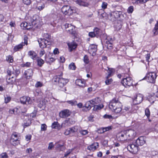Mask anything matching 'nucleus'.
I'll list each match as a JSON object with an SVG mask.
<instances>
[{
	"label": "nucleus",
	"mask_w": 158,
	"mask_h": 158,
	"mask_svg": "<svg viewBox=\"0 0 158 158\" xmlns=\"http://www.w3.org/2000/svg\"><path fill=\"white\" fill-rule=\"evenodd\" d=\"M122 104L118 99L114 98L110 101L109 104V108L112 111L115 113H119L122 110Z\"/></svg>",
	"instance_id": "obj_1"
},
{
	"label": "nucleus",
	"mask_w": 158,
	"mask_h": 158,
	"mask_svg": "<svg viewBox=\"0 0 158 158\" xmlns=\"http://www.w3.org/2000/svg\"><path fill=\"white\" fill-rule=\"evenodd\" d=\"M52 81L54 84L58 85L60 87H63L69 81V80L60 76H56L53 77Z\"/></svg>",
	"instance_id": "obj_2"
},
{
	"label": "nucleus",
	"mask_w": 158,
	"mask_h": 158,
	"mask_svg": "<svg viewBox=\"0 0 158 158\" xmlns=\"http://www.w3.org/2000/svg\"><path fill=\"white\" fill-rule=\"evenodd\" d=\"M157 76L156 73L154 72L148 73L145 77V79L150 83H154Z\"/></svg>",
	"instance_id": "obj_3"
},
{
	"label": "nucleus",
	"mask_w": 158,
	"mask_h": 158,
	"mask_svg": "<svg viewBox=\"0 0 158 158\" xmlns=\"http://www.w3.org/2000/svg\"><path fill=\"white\" fill-rule=\"evenodd\" d=\"M36 16L33 17L32 20L33 21H32L31 23H28L26 22H24L21 23L20 26L23 29L28 30L31 28L32 27V25L33 24H35V22L36 21Z\"/></svg>",
	"instance_id": "obj_4"
},
{
	"label": "nucleus",
	"mask_w": 158,
	"mask_h": 158,
	"mask_svg": "<svg viewBox=\"0 0 158 158\" xmlns=\"http://www.w3.org/2000/svg\"><path fill=\"white\" fill-rule=\"evenodd\" d=\"M127 148L130 152L133 154L137 153L139 150L138 146L135 142L128 145Z\"/></svg>",
	"instance_id": "obj_5"
},
{
	"label": "nucleus",
	"mask_w": 158,
	"mask_h": 158,
	"mask_svg": "<svg viewBox=\"0 0 158 158\" xmlns=\"http://www.w3.org/2000/svg\"><path fill=\"white\" fill-rule=\"evenodd\" d=\"M64 28L67 32L69 34L75 35L76 33L75 27L71 24L66 23L64 25Z\"/></svg>",
	"instance_id": "obj_6"
},
{
	"label": "nucleus",
	"mask_w": 158,
	"mask_h": 158,
	"mask_svg": "<svg viewBox=\"0 0 158 158\" xmlns=\"http://www.w3.org/2000/svg\"><path fill=\"white\" fill-rule=\"evenodd\" d=\"M17 134L14 132L12 134L10 139V143L13 146H15L19 144V140H18Z\"/></svg>",
	"instance_id": "obj_7"
},
{
	"label": "nucleus",
	"mask_w": 158,
	"mask_h": 158,
	"mask_svg": "<svg viewBox=\"0 0 158 158\" xmlns=\"http://www.w3.org/2000/svg\"><path fill=\"white\" fill-rule=\"evenodd\" d=\"M61 11L65 15H70L73 13V9L68 5L64 6L61 8Z\"/></svg>",
	"instance_id": "obj_8"
},
{
	"label": "nucleus",
	"mask_w": 158,
	"mask_h": 158,
	"mask_svg": "<svg viewBox=\"0 0 158 158\" xmlns=\"http://www.w3.org/2000/svg\"><path fill=\"white\" fill-rule=\"evenodd\" d=\"M132 80L130 77H126L123 78L122 81L123 85L125 87L132 85Z\"/></svg>",
	"instance_id": "obj_9"
},
{
	"label": "nucleus",
	"mask_w": 158,
	"mask_h": 158,
	"mask_svg": "<svg viewBox=\"0 0 158 158\" xmlns=\"http://www.w3.org/2000/svg\"><path fill=\"white\" fill-rule=\"evenodd\" d=\"M38 42L40 47L43 48H46L47 45H50L51 44L50 41L44 39H40L38 40Z\"/></svg>",
	"instance_id": "obj_10"
},
{
	"label": "nucleus",
	"mask_w": 158,
	"mask_h": 158,
	"mask_svg": "<svg viewBox=\"0 0 158 158\" xmlns=\"http://www.w3.org/2000/svg\"><path fill=\"white\" fill-rule=\"evenodd\" d=\"M71 112L67 109H65L61 111L59 113V116L61 118H65L69 116Z\"/></svg>",
	"instance_id": "obj_11"
},
{
	"label": "nucleus",
	"mask_w": 158,
	"mask_h": 158,
	"mask_svg": "<svg viewBox=\"0 0 158 158\" xmlns=\"http://www.w3.org/2000/svg\"><path fill=\"white\" fill-rule=\"evenodd\" d=\"M21 102L23 104H29L31 103L30 97L27 96H23L20 99Z\"/></svg>",
	"instance_id": "obj_12"
},
{
	"label": "nucleus",
	"mask_w": 158,
	"mask_h": 158,
	"mask_svg": "<svg viewBox=\"0 0 158 158\" xmlns=\"http://www.w3.org/2000/svg\"><path fill=\"white\" fill-rule=\"evenodd\" d=\"M143 96L141 94H139L136 95V97L133 99V102L135 104L140 103L143 100Z\"/></svg>",
	"instance_id": "obj_13"
},
{
	"label": "nucleus",
	"mask_w": 158,
	"mask_h": 158,
	"mask_svg": "<svg viewBox=\"0 0 158 158\" xmlns=\"http://www.w3.org/2000/svg\"><path fill=\"white\" fill-rule=\"evenodd\" d=\"M138 146H142L145 143L146 141L144 140V138L142 136H140L135 141Z\"/></svg>",
	"instance_id": "obj_14"
},
{
	"label": "nucleus",
	"mask_w": 158,
	"mask_h": 158,
	"mask_svg": "<svg viewBox=\"0 0 158 158\" xmlns=\"http://www.w3.org/2000/svg\"><path fill=\"white\" fill-rule=\"evenodd\" d=\"M127 136H128L130 139L133 138L136 135V132L133 130H129L126 131Z\"/></svg>",
	"instance_id": "obj_15"
},
{
	"label": "nucleus",
	"mask_w": 158,
	"mask_h": 158,
	"mask_svg": "<svg viewBox=\"0 0 158 158\" xmlns=\"http://www.w3.org/2000/svg\"><path fill=\"white\" fill-rule=\"evenodd\" d=\"M98 143L97 142H95L88 146L87 149L90 151H94L98 147Z\"/></svg>",
	"instance_id": "obj_16"
},
{
	"label": "nucleus",
	"mask_w": 158,
	"mask_h": 158,
	"mask_svg": "<svg viewBox=\"0 0 158 158\" xmlns=\"http://www.w3.org/2000/svg\"><path fill=\"white\" fill-rule=\"evenodd\" d=\"M15 81V78L13 77H10V76H7L6 78V82L9 85L14 84Z\"/></svg>",
	"instance_id": "obj_17"
},
{
	"label": "nucleus",
	"mask_w": 158,
	"mask_h": 158,
	"mask_svg": "<svg viewBox=\"0 0 158 158\" xmlns=\"http://www.w3.org/2000/svg\"><path fill=\"white\" fill-rule=\"evenodd\" d=\"M113 41L112 38H110V40H107L106 41L105 46L108 49H111L112 47Z\"/></svg>",
	"instance_id": "obj_18"
},
{
	"label": "nucleus",
	"mask_w": 158,
	"mask_h": 158,
	"mask_svg": "<svg viewBox=\"0 0 158 158\" xmlns=\"http://www.w3.org/2000/svg\"><path fill=\"white\" fill-rule=\"evenodd\" d=\"M120 13L121 12L118 11L112 12L109 15V17H111L112 16H114V18H118L120 17Z\"/></svg>",
	"instance_id": "obj_19"
},
{
	"label": "nucleus",
	"mask_w": 158,
	"mask_h": 158,
	"mask_svg": "<svg viewBox=\"0 0 158 158\" xmlns=\"http://www.w3.org/2000/svg\"><path fill=\"white\" fill-rule=\"evenodd\" d=\"M68 45L70 51L71 52L73 50L75 49L77 46L76 43L74 42L68 44Z\"/></svg>",
	"instance_id": "obj_20"
},
{
	"label": "nucleus",
	"mask_w": 158,
	"mask_h": 158,
	"mask_svg": "<svg viewBox=\"0 0 158 158\" xmlns=\"http://www.w3.org/2000/svg\"><path fill=\"white\" fill-rule=\"evenodd\" d=\"M118 139L120 141H123L127 139L126 133H119L118 134Z\"/></svg>",
	"instance_id": "obj_21"
},
{
	"label": "nucleus",
	"mask_w": 158,
	"mask_h": 158,
	"mask_svg": "<svg viewBox=\"0 0 158 158\" xmlns=\"http://www.w3.org/2000/svg\"><path fill=\"white\" fill-rule=\"evenodd\" d=\"M33 72L32 69H29L25 71V74L26 76V78H29L33 75Z\"/></svg>",
	"instance_id": "obj_22"
},
{
	"label": "nucleus",
	"mask_w": 158,
	"mask_h": 158,
	"mask_svg": "<svg viewBox=\"0 0 158 158\" xmlns=\"http://www.w3.org/2000/svg\"><path fill=\"white\" fill-rule=\"evenodd\" d=\"M108 68V75L106 77V78L108 79L111 76L113 75L115 72L114 69L113 68Z\"/></svg>",
	"instance_id": "obj_23"
},
{
	"label": "nucleus",
	"mask_w": 158,
	"mask_h": 158,
	"mask_svg": "<svg viewBox=\"0 0 158 158\" xmlns=\"http://www.w3.org/2000/svg\"><path fill=\"white\" fill-rule=\"evenodd\" d=\"M89 50L92 52H94L97 50V46L92 44L90 45L89 48Z\"/></svg>",
	"instance_id": "obj_24"
},
{
	"label": "nucleus",
	"mask_w": 158,
	"mask_h": 158,
	"mask_svg": "<svg viewBox=\"0 0 158 158\" xmlns=\"http://www.w3.org/2000/svg\"><path fill=\"white\" fill-rule=\"evenodd\" d=\"M111 129V126H109L102 128H101L98 130V132L100 133H103Z\"/></svg>",
	"instance_id": "obj_25"
},
{
	"label": "nucleus",
	"mask_w": 158,
	"mask_h": 158,
	"mask_svg": "<svg viewBox=\"0 0 158 158\" xmlns=\"http://www.w3.org/2000/svg\"><path fill=\"white\" fill-rule=\"evenodd\" d=\"M28 55L33 60L35 59L37 56V54L36 53L32 51H30L28 52Z\"/></svg>",
	"instance_id": "obj_26"
},
{
	"label": "nucleus",
	"mask_w": 158,
	"mask_h": 158,
	"mask_svg": "<svg viewBox=\"0 0 158 158\" xmlns=\"http://www.w3.org/2000/svg\"><path fill=\"white\" fill-rule=\"evenodd\" d=\"M76 84L79 86L83 87L85 86L84 82L80 79H77L76 81Z\"/></svg>",
	"instance_id": "obj_27"
},
{
	"label": "nucleus",
	"mask_w": 158,
	"mask_h": 158,
	"mask_svg": "<svg viewBox=\"0 0 158 158\" xmlns=\"http://www.w3.org/2000/svg\"><path fill=\"white\" fill-rule=\"evenodd\" d=\"M31 123L30 120L28 119L27 120L24 121L23 126L25 128L29 126L31 124Z\"/></svg>",
	"instance_id": "obj_28"
},
{
	"label": "nucleus",
	"mask_w": 158,
	"mask_h": 158,
	"mask_svg": "<svg viewBox=\"0 0 158 158\" xmlns=\"http://www.w3.org/2000/svg\"><path fill=\"white\" fill-rule=\"evenodd\" d=\"M104 107L103 104H100L99 105H94V106L93 110L96 111L99 110L102 108Z\"/></svg>",
	"instance_id": "obj_29"
},
{
	"label": "nucleus",
	"mask_w": 158,
	"mask_h": 158,
	"mask_svg": "<svg viewBox=\"0 0 158 158\" xmlns=\"http://www.w3.org/2000/svg\"><path fill=\"white\" fill-rule=\"evenodd\" d=\"M77 3L80 6H86L88 5V3L82 0H77Z\"/></svg>",
	"instance_id": "obj_30"
},
{
	"label": "nucleus",
	"mask_w": 158,
	"mask_h": 158,
	"mask_svg": "<svg viewBox=\"0 0 158 158\" xmlns=\"http://www.w3.org/2000/svg\"><path fill=\"white\" fill-rule=\"evenodd\" d=\"M23 43L19 44L18 45L15 46L14 48V50L16 52L19 51L20 49H22L23 48Z\"/></svg>",
	"instance_id": "obj_31"
},
{
	"label": "nucleus",
	"mask_w": 158,
	"mask_h": 158,
	"mask_svg": "<svg viewBox=\"0 0 158 158\" xmlns=\"http://www.w3.org/2000/svg\"><path fill=\"white\" fill-rule=\"evenodd\" d=\"M65 122L67 123L72 124H74L75 122L73 118L72 117H71L65 120Z\"/></svg>",
	"instance_id": "obj_32"
},
{
	"label": "nucleus",
	"mask_w": 158,
	"mask_h": 158,
	"mask_svg": "<svg viewBox=\"0 0 158 158\" xmlns=\"http://www.w3.org/2000/svg\"><path fill=\"white\" fill-rule=\"evenodd\" d=\"M38 65L40 67L42 66L43 64L44 63V60L41 58H38L37 59Z\"/></svg>",
	"instance_id": "obj_33"
},
{
	"label": "nucleus",
	"mask_w": 158,
	"mask_h": 158,
	"mask_svg": "<svg viewBox=\"0 0 158 158\" xmlns=\"http://www.w3.org/2000/svg\"><path fill=\"white\" fill-rule=\"evenodd\" d=\"M59 125H60L58 122H55L52 123L51 127L52 128L56 129L59 127Z\"/></svg>",
	"instance_id": "obj_34"
},
{
	"label": "nucleus",
	"mask_w": 158,
	"mask_h": 158,
	"mask_svg": "<svg viewBox=\"0 0 158 158\" xmlns=\"http://www.w3.org/2000/svg\"><path fill=\"white\" fill-rule=\"evenodd\" d=\"M71 134L73 133L77 132L78 130L77 127H74L71 128H69Z\"/></svg>",
	"instance_id": "obj_35"
},
{
	"label": "nucleus",
	"mask_w": 158,
	"mask_h": 158,
	"mask_svg": "<svg viewBox=\"0 0 158 158\" xmlns=\"http://www.w3.org/2000/svg\"><path fill=\"white\" fill-rule=\"evenodd\" d=\"M85 107L87 108L88 110H90L91 108V106L90 105V102H87L85 104Z\"/></svg>",
	"instance_id": "obj_36"
},
{
	"label": "nucleus",
	"mask_w": 158,
	"mask_h": 158,
	"mask_svg": "<svg viewBox=\"0 0 158 158\" xmlns=\"http://www.w3.org/2000/svg\"><path fill=\"white\" fill-rule=\"evenodd\" d=\"M67 102L72 106H75L77 104V102L76 100H70L67 101Z\"/></svg>",
	"instance_id": "obj_37"
},
{
	"label": "nucleus",
	"mask_w": 158,
	"mask_h": 158,
	"mask_svg": "<svg viewBox=\"0 0 158 158\" xmlns=\"http://www.w3.org/2000/svg\"><path fill=\"white\" fill-rule=\"evenodd\" d=\"M45 105V103L43 101H40L38 105V106L40 108H41L44 106Z\"/></svg>",
	"instance_id": "obj_38"
},
{
	"label": "nucleus",
	"mask_w": 158,
	"mask_h": 158,
	"mask_svg": "<svg viewBox=\"0 0 158 158\" xmlns=\"http://www.w3.org/2000/svg\"><path fill=\"white\" fill-rule=\"evenodd\" d=\"M69 68L70 69L74 70L75 69L76 67L74 64L72 63L69 65Z\"/></svg>",
	"instance_id": "obj_39"
},
{
	"label": "nucleus",
	"mask_w": 158,
	"mask_h": 158,
	"mask_svg": "<svg viewBox=\"0 0 158 158\" xmlns=\"http://www.w3.org/2000/svg\"><path fill=\"white\" fill-rule=\"evenodd\" d=\"M12 69L13 68L11 67H10L8 68L7 72L8 75L9 76H8L10 77L11 74L13 73V72L12 71Z\"/></svg>",
	"instance_id": "obj_40"
},
{
	"label": "nucleus",
	"mask_w": 158,
	"mask_h": 158,
	"mask_svg": "<svg viewBox=\"0 0 158 158\" xmlns=\"http://www.w3.org/2000/svg\"><path fill=\"white\" fill-rule=\"evenodd\" d=\"M7 60L9 62L12 63L13 61V57L10 56H9L7 57Z\"/></svg>",
	"instance_id": "obj_41"
},
{
	"label": "nucleus",
	"mask_w": 158,
	"mask_h": 158,
	"mask_svg": "<svg viewBox=\"0 0 158 158\" xmlns=\"http://www.w3.org/2000/svg\"><path fill=\"white\" fill-rule=\"evenodd\" d=\"M64 145V143L63 142L61 143L60 142H59L56 143V148H59L62 147Z\"/></svg>",
	"instance_id": "obj_42"
},
{
	"label": "nucleus",
	"mask_w": 158,
	"mask_h": 158,
	"mask_svg": "<svg viewBox=\"0 0 158 158\" xmlns=\"http://www.w3.org/2000/svg\"><path fill=\"white\" fill-rule=\"evenodd\" d=\"M145 114L148 118L150 115V112L149 109L146 108L145 110Z\"/></svg>",
	"instance_id": "obj_43"
},
{
	"label": "nucleus",
	"mask_w": 158,
	"mask_h": 158,
	"mask_svg": "<svg viewBox=\"0 0 158 158\" xmlns=\"http://www.w3.org/2000/svg\"><path fill=\"white\" fill-rule=\"evenodd\" d=\"M79 132L81 135H85L88 133V131L86 130H81L79 131Z\"/></svg>",
	"instance_id": "obj_44"
},
{
	"label": "nucleus",
	"mask_w": 158,
	"mask_h": 158,
	"mask_svg": "<svg viewBox=\"0 0 158 158\" xmlns=\"http://www.w3.org/2000/svg\"><path fill=\"white\" fill-rule=\"evenodd\" d=\"M83 60L84 62L86 64L88 63L89 62L88 57L86 55L84 56Z\"/></svg>",
	"instance_id": "obj_45"
},
{
	"label": "nucleus",
	"mask_w": 158,
	"mask_h": 158,
	"mask_svg": "<svg viewBox=\"0 0 158 158\" xmlns=\"http://www.w3.org/2000/svg\"><path fill=\"white\" fill-rule=\"evenodd\" d=\"M47 126L45 124H42L41 125V129L42 131H45L47 129Z\"/></svg>",
	"instance_id": "obj_46"
},
{
	"label": "nucleus",
	"mask_w": 158,
	"mask_h": 158,
	"mask_svg": "<svg viewBox=\"0 0 158 158\" xmlns=\"http://www.w3.org/2000/svg\"><path fill=\"white\" fill-rule=\"evenodd\" d=\"M1 157L2 158H8V156L6 152H3L1 154Z\"/></svg>",
	"instance_id": "obj_47"
},
{
	"label": "nucleus",
	"mask_w": 158,
	"mask_h": 158,
	"mask_svg": "<svg viewBox=\"0 0 158 158\" xmlns=\"http://www.w3.org/2000/svg\"><path fill=\"white\" fill-rule=\"evenodd\" d=\"M11 100V98L10 97L7 96L6 97H5V103H7L9 102Z\"/></svg>",
	"instance_id": "obj_48"
},
{
	"label": "nucleus",
	"mask_w": 158,
	"mask_h": 158,
	"mask_svg": "<svg viewBox=\"0 0 158 158\" xmlns=\"http://www.w3.org/2000/svg\"><path fill=\"white\" fill-rule=\"evenodd\" d=\"M134 8L133 6H130L127 9V12L128 13H132L133 11Z\"/></svg>",
	"instance_id": "obj_49"
},
{
	"label": "nucleus",
	"mask_w": 158,
	"mask_h": 158,
	"mask_svg": "<svg viewBox=\"0 0 158 158\" xmlns=\"http://www.w3.org/2000/svg\"><path fill=\"white\" fill-rule=\"evenodd\" d=\"M112 81V80L110 78V79H107L105 81V83L106 85H109L110 84Z\"/></svg>",
	"instance_id": "obj_50"
},
{
	"label": "nucleus",
	"mask_w": 158,
	"mask_h": 158,
	"mask_svg": "<svg viewBox=\"0 0 158 158\" xmlns=\"http://www.w3.org/2000/svg\"><path fill=\"white\" fill-rule=\"evenodd\" d=\"M100 32V30L97 28H95L94 30V32H95L96 35L99 34Z\"/></svg>",
	"instance_id": "obj_51"
},
{
	"label": "nucleus",
	"mask_w": 158,
	"mask_h": 158,
	"mask_svg": "<svg viewBox=\"0 0 158 158\" xmlns=\"http://www.w3.org/2000/svg\"><path fill=\"white\" fill-rule=\"evenodd\" d=\"M23 3L27 5H29L31 3V0H23Z\"/></svg>",
	"instance_id": "obj_52"
},
{
	"label": "nucleus",
	"mask_w": 158,
	"mask_h": 158,
	"mask_svg": "<svg viewBox=\"0 0 158 158\" xmlns=\"http://www.w3.org/2000/svg\"><path fill=\"white\" fill-rule=\"evenodd\" d=\"M107 3L106 2H103L102 5V9H105L107 8Z\"/></svg>",
	"instance_id": "obj_53"
},
{
	"label": "nucleus",
	"mask_w": 158,
	"mask_h": 158,
	"mask_svg": "<svg viewBox=\"0 0 158 158\" xmlns=\"http://www.w3.org/2000/svg\"><path fill=\"white\" fill-rule=\"evenodd\" d=\"M44 37L47 38L46 40H49L50 41V39L51 38V36L48 34H44Z\"/></svg>",
	"instance_id": "obj_54"
},
{
	"label": "nucleus",
	"mask_w": 158,
	"mask_h": 158,
	"mask_svg": "<svg viewBox=\"0 0 158 158\" xmlns=\"http://www.w3.org/2000/svg\"><path fill=\"white\" fill-rule=\"evenodd\" d=\"M54 147V145L53 144V143L51 142L49 144V145L48 147V149L49 150H51L52 148Z\"/></svg>",
	"instance_id": "obj_55"
},
{
	"label": "nucleus",
	"mask_w": 158,
	"mask_h": 158,
	"mask_svg": "<svg viewBox=\"0 0 158 158\" xmlns=\"http://www.w3.org/2000/svg\"><path fill=\"white\" fill-rule=\"evenodd\" d=\"M89 36L91 37H95L96 35L95 32H90L89 34Z\"/></svg>",
	"instance_id": "obj_56"
},
{
	"label": "nucleus",
	"mask_w": 158,
	"mask_h": 158,
	"mask_svg": "<svg viewBox=\"0 0 158 158\" xmlns=\"http://www.w3.org/2000/svg\"><path fill=\"white\" fill-rule=\"evenodd\" d=\"M42 86V84L40 82H37L35 84V86L36 87H41Z\"/></svg>",
	"instance_id": "obj_57"
},
{
	"label": "nucleus",
	"mask_w": 158,
	"mask_h": 158,
	"mask_svg": "<svg viewBox=\"0 0 158 158\" xmlns=\"http://www.w3.org/2000/svg\"><path fill=\"white\" fill-rule=\"evenodd\" d=\"M32 148H27L26 150V152L27 153L30 154L32 152Z\"/></svg>",
	"instance_id": "obj_58"
},
{
	"label": "nucleus",
	"mask_w": 158,
	"mask_h": 158,
	"mask_svg": "<svg viewBox=\"0 0 158 158\" xmlns=\"http://www.w3.org/2000/svg\"><path fill=\"white\" fill-rule=\"evenodd\" d=\"M70 134L71 133L70 132V130L69 128L66 129L64 132V134L65 135H68L69 134Z\"/></svg>",
	"instance_id": "obj_59"
},
{
	"label": "nucleus",
	"mask_w": 158,
	"mask_h": 158,
	"mask_svg": "<svg viewBox=\"0 0 158 158\" xmlns=\"http://www.w3.org/2000/svg\"><path fill=\"white\" fill-rule=\"evenodd\" d=\"M31 65V63L29 62H27L25 64H23V67H29Z\"/></svg>",
	"instance_id": "obj_60"
},
{
	"label": "nucleus",
	"mask_w": 158,
	"mask_h": 158,
	"mask_svg": "<svg viewBox=\"0 0 158 158\" xmlns=\"http://www.w3.org/2000/svg\"><path fill=\"white\" fill-rule=\"evenodd\" d=\"M103 117L106 118L111 119L112 118V116L110 115L105 114L103 116Z\"/></svg>",
	"instance_id": "obj_61"
},
{
	"label": "nucleus",
	"mask_w": 158,
	"mask_h": 158,
	"mask_svg": "<svg viewBox=\"0 0 158 158\" xmlns=\"http://www.w3.org/2000/svg\"><path fill=\"white\" fill-rule=\"evenodd\" d=\"M45 7L44 4H43L41 6H39L37 7V9L39 10H42Z\"/></svg>",
	"instance_id": "obj_62"
},
{
	"label": "nucleus",
	"mask_w": 158,
	"mask_h": 158,
	"mask_svg": "<svg viewBox=\"0 0 158 158\" xmlns=\"http://www.w3.org/2000/svg\"><path fill=\"white\" fill-rule=\"evenodd\" d=\"M28 38L27 36L25 35L24 37V44L26 45L27 44Z\"/></svg>",
	"instance_id": "obj_63"
},
{
	"label": "nucleus",
	"mask_w": 158,
	"mask_h": 158,
	"mask_svg": "<svg viewBox=\"0 0 158 158\" xmlns=\"http://www.w3.org/2000/svg\"><path fill=\"white\" fill-rule=\"evenodd\" d=\"M152 97H158V88L155 93H153Z\"/></svg>",
	"instance_id": "obj_64"
}]
</instances>
